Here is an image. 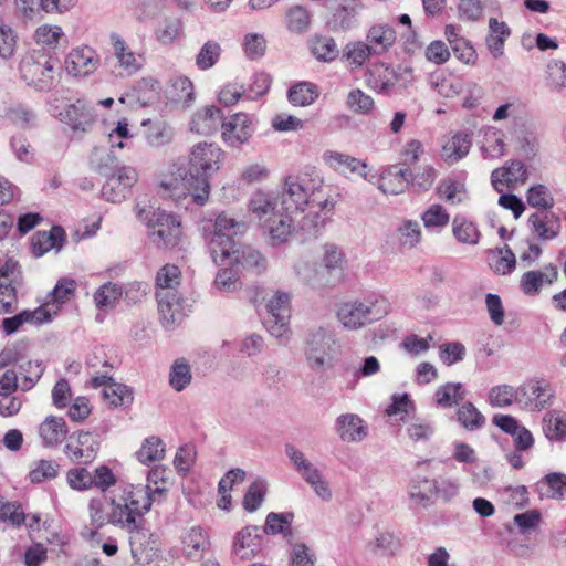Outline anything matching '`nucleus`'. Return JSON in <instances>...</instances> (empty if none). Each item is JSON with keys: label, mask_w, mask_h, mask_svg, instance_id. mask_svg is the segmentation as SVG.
I'll list each match as a JSON object with an SVG mask.
<instances>
[{"label": "nucleus", "mask_w": 566, "mask_h": 566, "mask_svg": "<svg viewBox=\"0 0 566 566\" xmlns=\"http://www.w3.org/2000/svg\"><path fill=\"white\" fill-rule=\"evenodd\" d=\"M346 107L360 115H368L375 108L374 98L360 88H354L347 94Z\"/></svg>", "instance_id": "obj_62"}, {"label": "nucleus", "mask_w": 566, "mask_h": 566, "mask_svg": "<svg viewBox=\"0 0 566 566\" xmlns=\"http://www.w3.org/2000/svg\"><path fill=\"white\" fill-rule=\"evenodd\" d=\"M490 33L486 36V46L494 59H499L504 54V43L510 36V29L504 22L497 21L495 18L489 20Z\"/></svg>", "instance_id": "obj_39"}, {"label": "nucleus", "mask_w": 566, "mask_h": 566, "mask_svg": "<svg viewBox=\"0 0 566 566\" xmlns=\"http://www.w3.org/2000/svg\"><path fill=\"white\" fill-rule=\"evenodd\" d=\"M136 218L148 228L150 241L159 249H172L181 239V221L178 216L153 206L134 209Z\"/></svg>", "instance_id": "obj_6"}, {"label": "nucleus", "mask_w": 566, "mask_h": 566, "mask_svg": "<svg viewBox=\"0 0 566 566\" xmlns=\"http://www.w3.org/2000/svg\"><path fill=\"white\" fill-rule=\"evenodd\" d=\"M285 25L291 33H305L310 30L311 14L304 7L295 4L285 12Z\"/></svg>", "instance_id": "obj_51"}, {"label": "nucleus", "mask_w": 566, "mask_h": 566, "mask_svg": "<svg viewBox=\"0 0 566 566\" xmlns=\"http://www.w3.org/2000/svg\"><path fill=\"white\" fill-rule=\"evenodd\" d=\"M249 212L270 237L272 244H281L291 237L294 222L293 210L282 209L280 199L273 193L256 191L249 200Z\"/></svg>", "instance_id": "obj_4"}, {"label": "nucleus", "mask_w": 566, "mask_h": 566, "mask_svg": "<svg viewBox=\"0 0 566 566\" xmlns=\"http://www.w3.org/2000/svg\"><path fill=\"white\" fill-rule=\"evenodd\" d=\"M543 432L548 440L566 439V412L552 410L543 417Z\"/></svg>", "instance_id": "obj_42"}, {"label": "nucleus", "mask_w": 566, "mask_h": 566, "mask_svg": "<svg viewBox=\"0 0 566 566\" xmlns=\"http://www.w3.org/2000/svg\"><path fill=\"white\" fill-rule=\"evenodd\" d=\"M143 126H147L146 142L151 147H161L171 143L174 130L169 124L163 120H144Z\"/></svg>", "instance_id": "obj_43"}, {"label": "nucleus", "mask_w": 566, "mask_h": 566, "mask_svg": "<svg viewBox=\"0 0 566 566\" xmlns=\"http://www.w3.org/2000/svg\"><path fill=\"white\" fill-rule=\"evenodd\" d=\"M262 548V535L256 526L248 525L238 531L231 542V556L240 562L255 558Z\"/></svg>", "instance_id": "obj_14"}, {"label": "nucleus", "mask_w": 566, "mask_h": 566, "mask_svg": "<svg viewBox=\"0 0 566 566\" xmlns=\"http://www.w3.org/2000/svg\"><path fill=\"white\" fill-rule=\"evenodd\" d=\"M319 92L315 84L301 82L289 90V101L294 106L312 105L318 97Z\"/></svg>", "instance_id": "obj_53"}, {"label": "nucleus", "mask_w": 566, "mask_h": 566, "mask_svg": "<svg viewBox=\"0 0 566 566\" xmlns=\"http://www.w3.org/2000/svg\"><path fill=\"white\" fill-rule=\"evenodd\" d=\"M554 398L552 386L542 379H532L517 388V405L528 412H539L551 406Z\"/></svg>", "instance_id": "obj_11"}, {"label": "nucleus", "mask_w": 566, "mask_h": 566, "mask_svg": "<svg viewBox=\"0 0 566 566\" xmlns=\"http://www.w3.org/2000/svg\"><path fill=\"white\" fill-rule=\"evenodd\" d=\"M181 551L189 559L198 560L210 548V537L200 526L185 530L180 537Z\"/></svg>", "instance_id": "obj_21"}, {"label": "nucleus", "mask_w": 566, "mask_h": 566, "mask_svg": "<svg viewBox=\"0 0 566 566\" xmlns=\"http://www.w3.org/2000/svg\"><path fill=\"white\" fill-rule=\"evenodd\" d=\"M98 441L87 431L73 432L65 446V453L72 460L92 461L98 451Z\"/></svg>", "instance_id": "obj_20"}, {"label": "nucleus", "mask_w": 566, "mask_h": 566, "mask_svg": "<svg viewBox=\"0 0 566 566\" xmlns=\"http://www.w3.org/2000/svg\"><path fill=\"white\" fill-rule=\"evenodd\" d=\"M340 354V345L329 326L321 325L308 331L304 340V356L307 366L322 371L334 365Z\"/></svg>", "instance_id": "obj_8"}, {"label": "nucleus", "mask_w": 566, "mask_h": 566, "mask_svg": "<svg viewBox=\"0 0 566 566\" xmlns=\"http://www.w3.org/2000/svg\"><path fill=\"white\" fill-rule=\"evenodd\" d=\"M439 198L452 206L461 205L469 199L465 182L462 180L446 178L437 187Z\"/></svg>", "instance_id": "obj_36"}, {"label": "nucleus", "mask_w": 566, "mask_h": 566, "mask_svg": "<svg viewBox=\"0 0 566 566\" xmlns=\"http://www.w3.org/2000/svg\"><path fill=\"white\" fill-rule=\"evenodd\" d=\"M439 493V483L423 476H416L409 486V496L418 504L429 502Z\"/></svg>", "instance_id": "obj_45"}, {"label": "nucleus", "mask_w": 566, "mask_h": 566, "mask_svg": "<svg viewBox=\"0 0 566 566\" xmlns=\"http://www.w3.org/2000/svg\"><path fill=\"white\" fill-rule=\"evenodd\" d=\"M103 398L112 407H122L132 403L133 392L127 386L113 381L103 389Z\"/></svg>", "instance_id": "obj_60"}, {"label": "nucleus", "mask_w": 566, "mask_h": 566, "mask_svg": "<svg viewBox=\"0 0 566 566\" xmlns=\"http://www.w3.org/2000/svg\"><path fill=\"white\" fill-rule=\"evenodd\" d=\"M138 175L132 167H122L109 176L103 185L102 195L111 202H120L137 182Z\"/></svg>", "instance_id": "obj_16"}, {"label": "nucleus", "mask_w": 566, "mask_h": 566, "mask_svg": "<svg viewBox=\"0 0 566 566\" xmlns=\"http://www.w3.org/2000/svg\"><path fill=\"white\" fill-rule=\"evenodd\" d=\"M371 55L375 54L364 41L349 42L344 48V59L352 70L361 67Z\"/></svg>", "instance_id": "obj_57"}, {"label": "nucleus", "mask_w": 566, "mask_h": 566, "mask_svg": "<svg viewBox=\"0 0 566 566\" xmlns=\"http://www.w3.org/2000/svg\"><path fill=\"white\" fill-rule=\"evenodd\" d=\"M245 224L220 213L208 232L209 247L212 259L220 264H242L245 268H260L264 265V259L259 251L253 249L240 250L234 237L243 233Z\"/></svg>", "instance_id": "obj_2"}, {"label": "nucleus", "mask_w": 566, "mask_h": 566, "mask_svg": "<svg viewBox=\"0 0 566 566\" xmlns=\"http://www.w3.org/2000/svg\"><path fill=\"white\" fill-rule=\"evenodd\" d=\"M505 134L497 128L485 129L481 151L484 158L500 159L506 154Z\"/></svg>", "instance_id": "obj_37"}, {"label": "nucleus", "mask_w": 566, "mask_h": 566, "mask_svg": "<svg viewBox=\"0 0 566 566\" xmlns=\"http://www.w3.org/2000/svg\"><path fill=\"white\" fill-rule=\"evenodd\" d=\"M192 374L189 361L181 357L176 359L169 369V386L177 392L184 391L191 382Z\"/></svg>", "instance_id": "obj_44"}, {"label": "nucleus", "mask_w": 566, "mask_h": 566, "mask_svg": "<svg viewBox=\"0 0 566 566\" xmlns=\"http://www.w3.org/2000/svg\"><path fill=\"white\" fill-rule=\"evenodd\" d=\"M558 279V270L553 264H547L542 271H527L520 281L521 290L525 295H536L545 284H553Z\"/></svg>", "instance_id": "obj_28"}, {"label": "nucleus", "mask_w": 566, "mask_h": 566, "mask_svg": "<svg viewBox=\"0 0 566 566\" xmlns=\"http://www.w3.org/2000/svg\"><path fill=\"white\" fill-rule=\"evenodd\" d=\"M57 61L52 57H27L20 64L22 78L36 90H50L57 82Z\"/></svg>", "instance_id": "obj_9"}, {"label": "nucleus", "mask_w": 566, "mask_h": 566, "mask_svg": "<svg viewBox=\"0 0 566 566\" xmlns=\"http://www.w3.org/2000/svg\"><path fill=\"white\" fill-rule=\"evenodd\" d=\"M323 158L329 167L340 174L350 171L359 175L366 181L373 182V177L367 171L368 165L366 161L338 151H326Z\"/></svg>", "instance_id": "obj_23"}, {"label": "nucleus", "mask_w": 566, "mask_h": 566, "mask_svg": "<svg viewBox=\"0 0 566 566\" xmlns=\"http://www.w3.org/2000/svg\"><path fill=\"white\" fill-rule=\"evenodd\" d=\"M488 402L493 408H507L513 402L517 403V388L506 384L495 385L488 392Z\"/></svg>", "instance_id": "obj_58"}, {"label": "nucleus", "mask_w": 566, "mask_h": 566, "mask_svg": "<svg viewBox=\"0 0 566 566\" xmlns=\"http://www.w3.org/2000/svg\"><path fill=\"white\" fill-rule=\"evenodd\" d=\"M528 223L536 237L544 241L555 239L562 228L559 218L548 212H535L531 214L528 217Z\"/></svg>", "instance_id": "obj_30"}, {"label": "nucleus", "mask_w": 566, "mask_h": 566, "mask_svg": "<svg viewBox=\"0 0 566 566\" xmlns=\"http://www.w3.org/2000/svg\"><path fill=\"white\" fill-rule=\"evenodd\" d=\"M48 313L44 308L39 307L33 311L25 310L13 317L6 318L3 321V329L10 335L15 333L25 323L34 325L48 323Z\"/></svg>", "instance_id": "obj_41"}, {"label": "nucleus", "mask_w": 566, "mask_h": 566, "mask_svg": "<svg viewBox=\"0 0 566 566\" xmlns=\"http://www.w3.org/2000/svg\"><path fill=\"white\" fill-rule=\"evenodd\" d=\"M165 443L156 436H150L144 439L140 448L135 453L138 462L145 465L161 461L165 458Z\"/></svg>", "instance_id": "obj_40"}, {"label": "nucleus", "mask_w": 566, "mask_h": 566, "mask_svg": "<svg viewBox=\"0 0 566 566\" xmlns=\"http://www.w3.org/2000/svg\"><path fill=\"white\" fill-rule=\"evenodd\" d=\"M116 66L120 70L119 75L132 76L136 74L143 66L142 55L136 54L128 46L126 41L118 34L111 35Z\"/></svg>", "instance_id": "obj_17"}, {"label": "nucleus", "mask_w": 566, "mask_h": 566, "mask_svg": "<svg viewBox=\"0 0 566 566\" xmlns=\"http://www.w3.org/2000/svg\"><path fill=\"white\" fill-rule=\"evenodd\" d=\"M282 209L287 211H304L306 207L315 212H331L335 201L324 184V179L317 174L290 175L284 179L280 195Z\"/></svg>", "instance_id": "obj_3"}, {"label": "nucleus", "mask_w": 566, "mask_h": 566, "mask_svg": "<svg viewBox=\"0 0 566 566\" xmlns=\"http://www.w3.org/2000/svg\"><path fill=\"white\" fill-rule=\"evenodd\" d=\"M546 86L553 92L566 88V64L560 60H551L545 69Z\"/></svg>", "instance_id": "obj_56"}, {"label": "nucleus", "mask_w": 566, "mask_h": 566, "mask_svg": "<svg viewBox=\"0 0 566 566\" xmlns=\"http://www.w3.org/2000/svg\"><path fill=\"white\" fill-rule=\"evenodd\" d=\"M122 294L123 290L118 284L107 282L93 293V301L99 311H109L115 307Z\"/></svg>", "instance_id": "obj_47"}, {"label": "nucleus", "mask_w": 566, "mask_h": 566, "mask_svg": "<svg viewBox=\"0 0 566 566\" xmlns=\"http://www.w3.org/2000/svg\"><path fill=\"white\" fill-rule=\"evenodd\" d=\"M465 391L460 382H447L437 388L434 401L438 406L450 408L461 401Z\"/></svg>", "instance_id": "obj_55"}, {"label": "nucleus", "mask_w": 566, "mask_h": 566, "mask_svg": "<svg viewBox=\"0 0 566 566\" xmlns=\"http://www.w3.org/2000/svg\"><path fill=\"white\" fill-rule=\"evenodd\" d=\"M526 202L530 207L538 210H549L554 207L555 200L549 188L544 184H534L525 192Z\"/></svg>", "instance_id": "obj_50"}, {"label": "nucleus", "mask_w": 566, "mask_h": 566, "mask_svg": "<svg viewBox=\"0 0 566 566\" xmlns=\"http://www.w3.org/2000/svg\"><path fill=\"white\" fill-rule=\"evenodd\" d=\"M430 86L439 96L452 99L461 96L462 88L464 87V78L433 74L430 77Z\"/></svg>", "instance_id": "obj_38"}, {"label": "nucleus", "mask_w": 566, "mask_h": 566, "mask_svg": "<svg viewBox=\"0 0 566 566\" xmlns=\"http://www.w3.org/2000/svg\"><path fill=\"white\" fill-rule=\"evenodd\" d=\"M171 478L169 471L165 467H154L147 474V484L143 490L150 497V505L156 496H164L171 486Z\"/></svg>", "instance_id": "obj_33"}, {"label": "nucleus", "mask_w": 566, "mask_h": 566, "mask_svg": "<svg viewBox=\"0 0 566 566\" xmlns=\"http://www.w3.org/2000/svg\"><path fill=\"white\" fill-rule=\"evenodd\" d=\"M321 263L329 273L343 270L346 264V255L340 247L327 242L322 245Z\"/></svg>", "instance_id": "obj_59"}, {"label": "nucleus", "mask_w": 566, "mask_h": 566, "mask_svg": "<svg viewBox=\"0 0 566 566\" xmlns=\"http://www.w3.org/2000/svg\"><path fill=\"white\" fill-rule=\"evenodd\" d=\"M396 30L388 23H375L366 33V43L375 55L387 53L396 43Z\"/></svg>", "instance_id": "obj_26"}, {"label": "nucleus", "mask_w": 566, "mask_h": 566, "mask_svg": "<svg viewBox=\"0 0 566 566\" xmlns=\"http://www.w3.org/2000/svg\"><path fill=\"white\" fill-rule=\"evenodd\" d=\"M452 232L455 239L463 244L475 245L480 241V231L476 226L463 217H454Z\"/></svg>", "instance_id": "obj_54"}, {"label": "nucleus", "mask_w": 566, "mask_h": 566, "mask_svg": "<svg viewBox=\"0 0 566 566\" xmlns=\"http://www.w3.org/2000/svg\"><path fill=\"white\" fill-rule=\"evenodd\" d=\"M291 301L290 292L277 290L265 298V308L271 317L291 318Z\"/></svg>", "instance_id": "obj_48"}, {"label": "nucleus", "mask_w": 566, "mask_h": 566, "mask_svg": "<svg viewBox=\"0 0 566 566\" xmlns=\"http://www.w3.org/2000/svg\"><path fill=\"white\" fill-rule=\"evenodd\" d=\"M60 472V464L54 460L41 459L33 462L29 472V479L32 483H42L46 480L55 479Z\"/></svg>", "instance_id": "obj_63"}, {"label": "nucleus", "mask_w": 566, "mask_h": 566, "mask_svg": "<svg viewBox=\"0 0 566 566\" xmlns=\"http://www.w3.org/2000/svg\"><path fill=\"white\" fill-rule=\"evenodd\" d=\"M306 481L315 494L323 501L328 502L332 499V490L328 482L324 479L322 472L313 464L306 467L298 473Z\"/></svg>", "instance_id": "obj_49"}, {"label": "nucleus", "mask_w": 566, "mask_h": 566, "mask_svg": "<svg viewBox=\"0 0 566 566\" xmlns=\"http://www.w3.org/2000/svg\"><path fill=\"white\" fill-rule=\"evenodd\" d=\"M75 289L76 282L73 279L62 277L57 281L49 295V300L39 306V308H44L45 312H49L46 314L48 322H51L59 314L62 306L74 295Z\"/></svg>", "instance_id": "obj_25"}, {"label": "nucleus", "mask_w": 566, "mask_h": 566, "mask_svg": "<svg viewBox=\"0 0 566 566\" xmlns=\"http://www.w3.org/2000/svg\"><path fill=\"white\" fill-rule=\"evenodd\" d=\"M226 153L217 144L198 143L191 147L189 168H178L177 175L184 182L193 202L203 206L210 195V178L222 167Z\"/></svg>", "instance_id": "obj_1"}, {"label": "nucleus", "mask_w": 566, "mask_h": 566, "mask_svg": "<svg viewBox=\"0 0 566 566\" xmlns=\"http://www.w3.org/2000/svg\"><path fill=\"white\" fill-rule=\"evenodd\" d=\"M396 238L401 248L408 250L416 248L422 239L420 224L416 220H402L396 229Z\"/></svg>", "instance_id": "obj_46"}, {"label": "nucleus", "mask_w": 566, "mask_h": 566, "mask_svg": "<svg viewBox=\"0 0 566 566\" xmlns=\"http://www.w3.org/2000/svg\"><path fill=\"white\" fill-rule=\"evenodd\" d=\"M253 132L252 117L245 113H235L221 125V138L231 148L247 144Z\"/></svg>", "instance_id": "obj_13"}, {"label": "nucleus", "mask_w": 566, "mask_h": 566, "mask_svg": "<svg viewBox=\"0 0 566 566\" xmlns=\"http://www.w3.org/2000/svg\"><path fill=\"white\" fill-rule=\"evenodd\" d=\"M494 426L503 432L514 438V446L520 451L530 450L534 446V437L532 432L520 424V422L510 415H495L492 419Z\"/></svg>", "instance_id": "obj_19"}, {"label": "nucleus", "mask_w": 566, "mask_h": 566, "mask_svg": "<svg viewBox=\"0 0 566 566\" xmlns=\"http://www.w3.org/2000/svg\"><path fill=\"white\" fill-rule=\"evenodd\" d=\"M471 147V134L465 132L450 133L442 139L441 158L446 164L452 166L467 157Z\"/></svg>", "instance_id": "obj_18"}, {"label": "nucleus", "mask_w": 566, "mask_h": 566, "mask_svg": "<svg viewBox=\"0 0 566 566\" xmlns=\"http://www.w3.org/2000/svg\"><path fill=\"white\" fill-rule=\"evenodd\" d=\"M32 39L41 49L54 51L65 41V33L57 24L42 23L35 28Z\"/></svg>", "instance_id": "obj_34"}, {"label": "nucleus", "mask_w": 566, "mask_h": 566, "mask_svg": "<svg viewBox=\"0 0 566 566\" xmlns=\"http://www.w3.org/2000/svg\"><path fill=\"white\" fill-rule=\"evenodd\" d=\"M99 66V56L88 45L73 48L65 59L67 74L75 77H85L93 74Z\"/></svg>", "instance_id": "obj_15"}, {"label": "nucleus", "mask_w": 566, "mask_h": 566, "mask_svg": "<svg viewBox=\"0 0 566 566\" xmlns=\"http://www.w3.org/2000/svg\"><path fill=\"white\" fill-rule=\"evenodd\" d=\"M220 114V109L214 106L198 109L190 122V130L203 136L211 135L218 128Z\"/></svg>", "instance_id": "obj_32"}, {"label": "nucleus", "mask_w": 566, "mask_h": 566, "mask_svg": "<svg viewBox=\"0 0 566 566\" xmlns=\"http://www.w3.org/2000/svg\"><path fill=\"white\" fill-rule=\"evenodd\" d=\"M413 411L415 405L408 394H394L385 413L389 417L395 416L400 421H407Z\"/></svg>", "instance_id": "obj_61"}, {"label": "nucleus", "mask_w": 566, "mask_h": 566, "mask_svg": "<svg viewBox=\"0 0 566 566\" xmlns=\"http://www.w3.org/2000/svg\"><path fill=\"white\" fill-rule=\"evenodd\" d=\"M69 432L67 424L62 417L48 416L39 426L38 433L46 448L60 446Z\"/></svg>", "instance_id": "obj_29"}, {"label": "nucleus", "mask_w": 566, "mask_h": 566, "mask_svg": "<svg viewBox=\"0 0 566 566\" xmlns=\"http://www.w3.org/2000/svg\"><path fill=\"white\" fill-rule=\"evenodd\" d=\"M182 34V23L177 18L165 19L155 30V38L161 44H171Z\"/></svg>", "instance_id": "obj_64"}, {"label": "nucleus", "mask_w": 566, "mask_h": 566, "mask_svg": "<svg viewBox=\"0 0 566 566\" xmlns=\"http://www.w3.org/2000/svg\"><path fill=\"white\" fill-rule=\"evenodd\" d=\"M407 176L408 169L399 168L397 165H390L381 171L376 181L374 180L375 176H371V184H375L385 195H399L407 188Z\"/></svg>", "instance_id": "obj_27"}, {"label": "nucleus", "mask_w": 566, "mask_h": 566, "mask_svg": "<svg viewBox=\"0 0 566 566\" xmlns=\"http://www.w3.org/2000/svg\"><path fill=\"white\" fill-rule=\"evenodd\" d=\"M109 524L118 526L127 532L139 528L138 520L151 509L150 497L143 489L133 485L123 488L119 492H113L108 500Z\"/></svg>", "instance_id": "obj_5"}, {"label": "nucleus", "mask_w": 566, "mask_h": 566, "mask_svg": "<svg viewBox=\"0 0 566 566\" xmlns=\"http://www.w3.org/2000/svg\"><path fill=\"white\" fill-rule=\"evenodd\" d=\"M50 112L55 118L76 132H86L94 122L93 109L84 99L62 104L55 98L50 105Z\"/></svg>", "instance_id": "obj_10"}, {"label": "nucleus", "mask_w": 566, "mask_h": 566, "mask_svg": "<svg viewBox=\"0 0 566 566\" xmlns=\"http://www.w3.org/2000/svg\"><path fill=\"white\" fill-rule=\"evenodd\" d=\"M399 548V538L389 531L378 532L375 538L368 543V549L374 555H394Z\"/></svg>", "instance_id": "obj_52"}, {"label": "nucleus", "mask_w": 566, "mask_h": 566, "mask_svg": "<svg viewBox=\"0 0 566 566\" xmlns=\"http://www.w3.org/2000/svg\"><path fill=\"white\" fill-rule=\"evenodd\" d=\"M530 179L527 166L520 159H509L501 167L495 168L490 176L493 189L502 193L504 190H514L524 186Z\"/></svg>", "instance_id": "obj_12"}, {"label": "nucleus", "mask_w": 566, "mask_h": 566, "mask_svg": "<svg viewBox=\"0 0 566 566\" xmlns=\"http://www.w3.org/2000/svg\"><path fill=\"white\" fill-rule=\"evenodd\" d=\"M158 312L163 324L169 327L181 321L182 305L177 291L159 290L156 292Z\"/></svg>", "instance_id": "obj_24"}, {"label": "nucleus", "mask_w": 566, "mask_h": 566, "mask_svg": "<svg viewBox=\"0 0 566 566\" xmlns=\"http://www.w3.org/2000/svg\"><path fill=\"white\" fill-rule=\"evenodd\" d=\"M366 82L375 92L387 94L396 85L394 69L386 64L375 65L369 70Z\"/></svg>", "instance_id": "obj_35"}, {"label": "nucleus", "mask_w": 566, "mask_h": 566, "mask_svg": "<svg viewBox=\"0 0 566 566\" xmlns=\"http://www.w3.org/2000/svg\"><path fill=\"white\" fill-rule=\"evenodd\" d=\"M390 303L384 296L355 298L337 305L336 318L345 329L358 331L380 321L390 313Z\"/></svg>", "instance_id": "obj_7"}, {"label": "nucleus", "mask_w": 566, "mask_h": 566, "mask_svg": "<svg viewBox=\"0 0 566 566\" xmlns=\"http://www.w3.org/2000/svg\"><path fill=\"white\" fill-rule=\"evenodd\" d=\"M336 431L344 442L357 443L368 436L367 423L355 413H344L336 419Z\"/></svg>", "instance_id": "obj_22"}, {"label": "nucleus", "mask_w": 566, "mask_h": 566, "mask_svg": "<svg viewBox=\"0 0 566 566\" xmlns=\"http://www.w3.org/2000/svg\"><path fill=\"white\" fill-rule=\"evenodd\" d=\"M64 240L65 232L61 227H53L50 231L36 232L31 241L32 253L39 258L53 249L60 250Z\"/></svg>", "instance_id": "obj_31"}]
</instances>
